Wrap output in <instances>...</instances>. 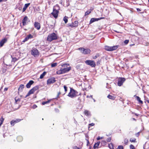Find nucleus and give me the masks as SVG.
<instances>
[{"label": "nucleus", "instance_id": "nucleus-45", "mask_svg": "<svg viewBox=\"0 0 149 149\" xmlns=\"http://www.w3.org/2000/svg\"><path fill=\"white\" fill-rule=\"evenodd\" d=\"M64 88L65 89V91L66 92L67 91V87L66 86H64Z\"/></svg>", "mask_w": 149, "mask_h": 149}, {"label": "nucleus", "instance_id": "nucleus-42", "mask_svg": "<svg viewBox=\"0 0 149 149\" xmlns=\"http://www.w3.org/2000/svg\"><path fill=\"white\" fill-rule=\"evenodd\" d=\"M117 149H123V147L122 146H119L118 147Z\"/></svg>", "mask_w": 149, "mask_h": 149}, {"label": "nucleus", "instance_id": "nucleus-62", "mask_svg": "<svg viewBox=\"0 0 149 149\" xmlns=\"http://www.w3.org/2000/svg\"><path fill=\"white\" fill-rule=\"evenodd\" d=\"M147 102L148 103H149V100H147Z\"/></svg>", "mask_w": 149, "mask_h": 149}, {"label": "nucleus", "instance_id": "nucleus-31", "mask_svg": "<svg viewBox=\"0 0 149 149\" xmlns=\"http://www.w3.org/2000/svg\"><path fill=\"white\" fill-rule=\"evenodd\" d=\"M10 124L13 126H14L15 124L16 123V121L15 120H12L10 122Z\"/></svg>", "mask_w": 149, "mask_h": 149}, {"label": "nucleus", "instance_id": "nucleus-20", "mask_svg": "<svg viewBox=\"0 0 149 149\" xmlns=\"http://www.w3.org/2000/svg\"><path fill=\"white\" fill-rule=\"evenodd\" d=\"M60 8L59 6L58 5H56L54 6L53 8V9L54 10L58 11V10L60 9Z\"/></svg>", "mask_w": 149, "mask_h": 149}, {"label": "nucleus", "instance_id": "nucleus-34", "mask_svg": "<svg viewBox=\"0 0 149 149\" xmlns=\"http://www.w3.org/2000/svg\"><path fill=\"white\" fill-rule=\"evenodd\" d=\"M91 13V11L88 10L86 12L85 14V16H86L89 15Z\"/></svg>", "mask_w": 149, "mask_h": 149}, {"label": "nucleus", "instance_id": "nucleus-52", "mask_svg": "<svg viewBox=\"0 0 149 149\" xmlns=\"http://www.w3.org/2000/svg\"><path fill=\"white\" fill-rule=\"evenodd\" d=\"M90 97L92 98V95H90V96H89L88 95H87V98Z\"/></svg>", "mask_w": 149, "mask_h": 149}, {"label": "nucleus", "instance_id": "nucleus-24", "mask_svg": "<svg viewBox=\"0 0 149 149\" xmlns=\"http://www.w3.org/2000/svg\"><path fill=\"white\" fill-rule=\"evenodd\" d=\"M11 58H12V60L11 61V62H13L14 63H15V61H17V58L16 57H14L13 58L12 57V55H11Z\"/></svg>", "mask_w": 149, "mask_h": 149}, {"label": "nucleus", "instance_id": "nucleus-16", "mask_svg": "<svg viewBox=\"0 0 149 149\" xmlns=\"http://www.w3.org/2000/svg\"><path fill=\"white\" fill-rule=\"evenodd\" d=\"M134 97L136 98V99L137 101L139 102V103L142 104H143V101L141 100V99L138 96H137L136 95H134Z\"/></svg>", "mask_w": 149, "mask_h": 149}, {"label": "nucleus", "instance_id": "nucleus-38", "mask_svg": "<svg viewBox=\"0 0 149 149\" xmlns=\"http://www.w3.org/2000/svg\"><path fill=\"white\" fill-rule=\"evenodd\" d=\"M128 139H125L124 140V142L125 144L127 145V143L128 142Z\"/></svg>", "mask_w": 149, "mask_h": 149}, {"label": "nucleus", "instance_id": "nucleus-41", "mask_svg": "<svg viewBox=\"0 0 149 149\" xmlns=\"http://www.w3.org/2000/svg\"><path fill=\"white\" fill-rule=\"evenodd\" d=\"M76 68L77 69H80V65H77L76 66Z\"/></svg>", "mask_w": 149, "mask_h": 149}, {"label": "nucleus", "instance_id": "nucleus-2", "mask_svg": "<svg viewBox=\"0 0 149 149\" xmlns=\"http://www.w3.org/2000/svg\"><path fill=\"white\" fill-rule=\"evenodd\" d=\"M80 94V93L78 94V92L74 90L72 88H70V92L69 93L68 96L71 98H73Z\"/></svg>", "mask_w": 149, "mask_h": 149}, {"label": "nucleus", "instance_id": "nucleus-15", "mask_svg": "<svg viewBox=\"0 0 149 149\" xmlns=\"http://www.w3.org/2000/svg\"><path fill=\"white\" fill-rule=\"evenodd\" d=\"M34 83L33 81L32 80H30L29 82L26 84V87L27 88H29Z\"/></svg>", "mask_w": 149, "mask_h": 149}, {"label": "nucleus", "instance_id": "nucleus-63", "mask_svg": "<svg viewBox=\"0 0 149 149\" xmlns=\"http://www.w3.org/2000/svg\"><path fill=\"white\" fill-rule=\"evenodd\" d=\"M2 1V0H0V2H1Z\"/></svg>", "mask_w": 149, "mask_h": 149}, {"label": "nucleus", "instance_id": "nucleus-19", "mask_svg": "<svg viewBox=\"0 0 149 149\" xmlns=\"http://www.w3.org/2000/svg\"><path fill=\"white\" fill-rule=\"evenodd\" d=\"M100 143V141H98L97 143H95L94 145L93 148L94 149H95L96 148H98V146L99 145Z\"/></svg>", "mask_w": 149, "mask_h": 149}, {"label": "nucleus", "instance_id": "nucleus-40", "mask_svg": "<svg viewBox=\"0 0 149 149\" xmlns=\"http://www.w3.org/2000/svg\"><path fill=\"white\" fill-rule=\"evenodd\" d=\"M130 149H135L134 147L132 144H131L130 146Z\"/></svg>", "mask_w": 149, "mask_h": 149}, {"label": "nucleus", "instance_id": "nucleus-43", "mask_svg": "<svg viewBox=\"0 0 149 149\" xmlns=\"http://www.w3.org/2000/svg\"><path fill=\"white\" fill-rule=\"evenodd\" d=\"M37 107V106L36 105V104H34L32 106V108L33 109H35Z\"/></svg>", "mask_w": 149, "mask_h": 149}, {"label": "nucleus", "instance_id": "nucleus-27", "mask_svg": "<svg viewBox=\"0 0 149 149\" xmlns=\"http://www.w3.org/2000/svg\"><path fill=\"white\" fill-rule=\"evenodd\" d=\"M4 120V118L2 116L1 117V118H0V126L2 124L3 121Z\"/></svg>", "mask_w": 149, "mask_h": 149}, {"label": "nucleus", "instance_id": "nucleus-44", "mask_svg": "<svg viewBox=\"0 0 149 149\" xmlns=\"http://www.w3.org/2000/svg\"><path fill=\"white\" fill-rule=\"evenodd\" d=\"M103 137H100V136H98L97 138V140H99L100 139H103Z\"/></svg>", "mask_w": 149, "mask_h": 149}, {"label": "nucleus", "instance_id": "nucleus-59", "mask_svg": "<svg viewBox=\"0 0 149 149\" xmlns=\"http://www.w3.org/2000/svg\"><path fill=\"white\" fill-rule=\"evenodd\" d=\"M132 119H133V120H135V121H136V119H135V118H132Z\"/></svg>", "mask_w": 149, "mask_h": 149}, {"label": "nucleus", "instance_id": "nucleus-56", "mask_svg": "<svg viewBox=\"0 0 149 149\" xmlns=\"http://www.w3.org/2000/svg\"><path fill=\"white\" fill-rule=\"evenodd\" d=\"M89 125L91 126H93L94 125V124L93 123H91Z\"/></svg>", "mask_w": 149, "mask_h": 149}, {"label": "nucleus", "instance_id": "nucleus-13", "mask_svg": "<svg viewBox=\"0 0 149 149\" xmlns=\"http://www.w3.org/2000/svg\"><path fill=\"white\" fill-rule=\"evenodd\" d=\"M35 27L37 30H39L40 28V24L38 22H35L34 23Z\"/></svg>", "mask_w": 149, "mask_h": 149}, {"label": "nucleus", "instance_id": "nucleus-17", "mask_svg": "<svg viewBox=\"0 0 149 149\" xmlns=\"http://www.w3.org/2000/svg\"><path fill=\"white\" fill-rule=\"evenodd\" d=\"M6 39L4 38L0 42V46L2 47L4 44L6 42Z\"/></svg>", "mask_w": 149, "mask_h": 149}, {"label": "nucleus", "instance_id": "nucleus-60", "mask_svg": "<svg viewBox=\"0 0 149 149\" xmlns=\"http://www.w3.org/2000/svg\"><path fill=\"white\" fill-rule=\"evenodd\" d=\"M50 26H51L52 28H53V25H50Z\"/></svg>", "mask_w": 149, "mask_h": 149}, {"label": "nucleus", "instance_id": "nucleus-47", "mask_svg": "<svg viewBox=\"0 0 149 149\" xmlns=\"http://www.w3.org/2000/svg\"><path fill=\"white\" fill-rule=\"evenodd\" d=\"M129 42V40H125L124 41V43L126 44H127Z\"/></svg>", "mask_w": 149, "mask_h": 149}, {"label": "nucleus", "instance_id": "nucleus-1", "mask_svg": "<svg viewBox=\"0 0 149 149\" xmlns=\"http://www.w3.org/2000/svg\"><path fill=\"white\" fill-rule=\"evenodd\" d=\"M69 64L68 63H65L62 65L61 66L62 67H64V68H61L60 70L56 71V73L58 74H60L66 73L70 70L71 69V67H67L68 65H69Z\"/></svg>", "mask_w": 149, "mask_h": 149}, {"label": "nucleus", "instance_id": "nucleus-21", "mask_svg": "<svg viewBox=\"0 0 149 149\" xmlns=\"http://www.w3.org/2000/svg\"><path fill=\"white\" fill-rule=\"evenodd\" d=\"M24 88V85L23 84H21L20 85L18 88V91L19 92H22V89Z\"/></svg>", "mask_w": 149, "mask_h": 149}, {"label": "nucleus", "instance_id": "nucleus-48", "mask_svg": "<svg viewBox=\"0 0 149 149\" xmlns=\"http://www.w3.org/2000/svg\"><path fill=\"white\" fill-rule=\"evenodd\" d=\"M21 120L19 119H16V120H15L16 121V123H17L18 122H19V121H21Z\"/></svg>", "mask_w": 149, "mask_h": 149}, {"label": "nucleus", "instance_id": "nucleus-35", "mask_svg": "<svg viewBox=\"0 0 149 149\" xmlns=\"http://www.w3.org/2000/svg\"><path fill=\"white\" fill-rule=\"evenodd\" d=\"M26 37H27L29 39L32 38H33V36L31 34H30L29 35L27 36Z\"/></svg>", "mask_w": 149, "mask_h": 149}, {"label": "nucleus", "instance_id": "nucleus-46", "mask_svg": "<svg viewBox=\"0 0 149 149\" xmlns=\"http://www.w3.org/2000/svg\"><path fill=\"white\" fill-rule=\"evenodd\" d=\"M111 138L110 137L108 138L107 139V141L108 142H109L111 141Z\"/></svg>", "mask_w": 149, "mask_h": 149}, {"label": "nucleus", "instance_id": "nucleus-49", "mask_svg": "<svg viewBox=\"0 0 149 149\" xmlns=\"http://www.w3.org/2000/svg\"><path fill=\"white\" fill-rule=\"evenodd\" d=\"M69 26L71 27H75L74 26V25H73V24L72 23L71 24L69 25Z\"/></svg>", "mask_w": 149, "mask_h": 149}, {"label": "nucleus", "instance_id": "nucleus-5", "mask_svg": "<svg viewBox=\"0 0 149 149\" xmlns=\"http://www.w3.org/2000/svg\"><path fill=\"white\" fill-rule=\"evenodd\" d=\"M78 50L80 51L81 52L82 54H88L90 52V50L88 49H85L83 47H79L78 49Z\"/></svg>", "mask_w": 149, "mask_h": 149}, {"label": "nucleus", "instance_id": "nucleus-29", "mask_svg": "<svg viewBox=\"0 0 149 149\" xmlns=\"http://www.w3.org/2000/svg\"><path fill=\"white\" fill-rule=\"evenodd\" d=\"M72 23L75 27H77L78 25V22L77 21H75L74 22Z\"/></svg>", "mask_w": 149, "mask_h": 149}, {"label": "nucleus", "instance_id": "nucleus-36", "mask_svg": "<svg viewBox=\"0 0 149 149\" xmlns=\"http://www.w3.org/2000/svg\"><path fill=\"white\" fill-rule=\"evenodd\" d=\"M57 65V63H54L52 64L51 66L52 67H54L56 66Z\"/></svg>", "mask_w": 149, "mask_h": 149}, {"label": "nucleus", "instance_id": "nucleus-64", "mask_svg": "<svg viewBox=\"0 0 149 149\" xmlns=\"http://www.w3.org/2000/svg\"><path fill=\"white\" fill-rule=\"evenodd\" d=\"M93 100L94 101V102H95V100L94 99H93Z\"/></svg>", "mask_w": 149, "mask_h": 149}, {"label": "nucleus", "instance_id": "nucleus-28", "mask_svg": "<svg viewBox=\"0 0 149 149\" xmlns=\"http://www.w3.org/2000/svg\"><path fill=\"white\" fill-rule=\"evenodd\" d=\"M136 139L134 138H131L130 139V141L132 142L135 143L136 142Z\"/></svg>", "mask_w": 149, "mask_h": 149}, {"label": "nucleus", "instance_id": "nucleus-22", "mask_svg": "<svg viewBox=\"0 0 149 149\" xmlns=\"http://www.w3.org/2000/svg\"><path fill=\"white\" fill-rule=\"evenodd\" d=\"M84 114L86 116H89L90 115V113L89 111L87 110H85L84 112Z\"/></svg>", "mask_w": 149, "mask_h": 149}, {"label": "nucleus", "instance_id": "nucleus-9", "mask_svg": "<svg viewBox=\"0 0 149 149\" xmlns=\"http://www.w3.org/2000/svg\"><path fill=\"white\" fill-rule=\"evenodd\" d=\"M31 53L32 55L34 56H38L39 55V53L38 50L36 48H33L31 51Z\"/></svg>", "mask_w": 149, "mask_h": 149}, {"label": "nucleus", "instance_id": "nucleus-11", "mask_svg": "<svg viewBox=\"0 0 149 149\" xmlns=\"http://www.w3.org/2000/svg\"><path fill=\"white\" fill-rule=\"evenodd\" d=\"M58 11L54 10L53 9V12L51 13V14L55 18H57L58 16Z\"/></svg>", "mask_w": 149, "mask_h": 149}, {"label": "nucleus", "instance_id": "nucleus-55", "mask_svg": "<svg viewBox=\"0 0 149 149\" xmlns=\"http://www.w3.org/2000/svg\"><path fill=\"white\" fill-rule=\"evenodd\" d=\"M136 10L138 11H141V10L139 8H137Z\"/></svg>", "mask_w": 149, "mask_h": 149}, {"label": "nucleus", "instance_id": "nucleus-53", "mask_svg": "<svg viewBox=\"0 0 149 149\" xmlns=\"http://www.w3.org/2000/svg\"><path fill=\"white\" fill-rule=\"evenodd\" d=\"M15 101L16 102H17L18 101H20V100L19 99H16V98H15Z\"/></svg>", "mask_w": 149, "mask_h": 149}, {"label": "nucleus", "instance_id": "nucleus-37", "mask_svg": "<svg viewBox=\"0 0 149 149\" xmlns=\"http://www.w3.org/2000/svg\"><path fill=\"white\" fill-rule=\"evenodd\" d=\"M50 101V100H49L47 101L44 102H42V104L43 105H44L46 104L49 103Z\"/></svg>", "mask_w": 149, "mask_h": 149}, {"label": "nucleus", "instance_id": "nucleus-32", "mask_svg": "<svg viewBox=\"0 0 149 149\" xmlns=\"http://www.w3.org/2000/svg\"><path fill=\"white\" fill-rule=\"evenodd\" d=\"M109 147L110 149H113V144L112 143H110L109 145Z\"/></svg>", "mask_w": 149, "mask_h": 149}, {"label": "nucleus", "instance_id": "nucleus-57", "mask_svg": "<svg viewBox=\"0 0 149 149\" xmlns=\"http://www.w3.org/2000/svg\"><path fill=\"white\" fill-rule=\"evenodd\" d=\"M100 61H98L97 63V65H98L99 64H100Z\"/></svg>", "mask_w": 149, "mask_h": 149}, {"label": "nucleus", "instance_id": "nucleus-25", "mask_svg": "<svg viewBox=\"0 0 149 149\" xmlns=\"http://www.w3.org/2000/svg\"><path fill=\"white\" fill-rule=\"evenodd\" d=\"M17 139L18 141L20 142L22 140L23 138L22 136H19L17 137Z\"/></svg>", "mask_w": 149, "mask_h": 149}, {"label": "nucleus", "instance_id": "nucleus-58", "mask_svg": "<svg viewBox=\"0 0 149 149\" xmlns=\"http://www.w3.org/2000/svg\"><path fill=\"white\" fill-rule=\"evenodd\" d=\"M139 132L137 133L136 134V136H139Z\"/></svg>", "mask_w": 149, "mask_h": 149}, {"label": "nucleus", "instance_id": "nucleus-26", "mask_svg": "<svg viewBox=\"0 0 149 149\" xmlns=\"http://www.w3.org/2000/svg\"><path fill=\"white\" fill-rule=\"evenodd\" d=\"M46 72H44L42 73L40 75V78L41 79H42L43 78L44 76L46 74Z\"/></svg>", "mask_w": 149, "mask_h": 149}, {"label": "nucleus", "instance_id": "nucleus-6", "mask_svg": "<svg viewBox=\"0 0 149 149\" xmlns=\"http://www.w3.org/2000/svg\"><path fill=\"white\" fill-rule=\"evenodd\" d=\"M39 88V86H36L33 87L32 89L29 91L27 95L25 97V98L29 96L31 94H33L34 92L38 89Z\"/></svg>", "mask_w": 149, "mask_h": 149}, {"label": "nucleus", "instance_id": "nucleus-51", "mask_svg": "<svg viewBox=\"0 0 149 149\" xmlns=\"http://www.w3.org/2000/svg\"><path fill=\"white\" fill-rule=\"evenodd\" d=\"M97 57V55H96L95 56H94L93 57V59H95Z\"/></svg>", "mask_w": 149, "mask_h": 149}, {"label": "nucleus", "instance_id": "nucleus-50", "mask_svg": "<svg viewBox=\"0 0 149 149\" xmlns=\"http://www.w3.org/2000/svg\"><path fill=\"white\" fill-rule=\"evenodd\" d=\"M73 149H79V148L76 146L73 147Z\"/></svg>", "mask_w": 149, "mask_h": 149}, {"label": "nucleus", "instance_id": "nucleus-30", "mask_svg": "<svg viewBox=\"0 0 149 149\" xmlns=\"http://www.w3.org/2000/svg\"><path fill=\"white\" fill-rule=\"evenodd\" d=\"M68 17L66 16H65L63 18V20L65 22V23H66L68 22Z\"/></svg>", "mask_w": 149, "mask_h": 149}, {"label": "nucleus", "instance_id": "nucleus-7", "mask_svg": "<svg viewBox=\"0 0 149 149\" xmlns=\"http://www.w3.org/2000/svg\"><path fill=\"white\" fill-rule=\"evenodd\" d=\"M85 62L87 65H90L92 67H95L96 66L95 63L94 61L87 60L85 61Z\"/></svg>", "mask_w": 149, "mask_h": 149}, {"label": "nucleus", "instance_id": "nucleus-8", "mask_svg": "<svg viewBox=\"0 0 149 149\" xmlns=\"http://www.w3.org/2000/svg\"><path fill=\"white\" fill-rule=\"evenodd\" d=\"M125 80V79L123 77H120L118 78V85L120 86H121Z\"/></svg>", "mask_w": 149, "mask_h": 149}, {"label": "nucleus", "instance_id": "nucleus-39", "mask_svg": "<svg viewBox=\"0 0 149 149\" xmlns=\"http://www.w3.org/2000/svg\"><path fill=\"white\" fill-rule=\"evenodd\" d=\"M29 39L27 38V37L26 36L24 38V39L22 41L23 42H25L27 41Z\"/></svg>", "mask_w": 149, "mask_h": 149}, {"label": "nucleus", "instance_id": "nucleus-54", "mask_svg": "<svg viewBox=\"0 0 149 149\" xmlns=\"http://www.w3.org/2000/svg\"><path fill=\"white\" fill-rule=\"evenodd\" d=\"M8 90V88H5L4 89V91H7Z\"/></svg>", "mask_w": 149, "mask_h": 149}, {"label": "nucleus", "instance_id": "nucleus-12", "mask_svg": "<svg viewBox=\"0 0 149 149\" xmlns=\"http://www.w3.org/2000/svg\"><path fill=\"white\" fill-rule=\"evenodd\" d=\"M55 79L53 78L49 79L47 81V84H51L54 83L55 82Z\"/></svg>", "mask_w": 149, "mask_h": 149}, {"label": "nucleus", "instance_id": "nucleus-18", "mask_svg": "<svg viewBox=\"0 0 149 149\" xmlns=\"http://www.w3.org/2000/svg\"><path fill=\"white\" fill-rule=\"evenodd\" d=\"M30 3H26L24 5V6L22 9V12H24L27 8L30 5Z\"/></svg>", "mask_w": 149, "mask_h": 149}, {"label": "nucleus", "instance_id": "nucleus-61", "mask_svg": "<svg viewBox=\"0 0 149 149\" xmlns=\"http://www.w3.org/2000/svg\"><path fill=\"white\" fill-rule=\"evenodd\" d=\"M19 10H21V8H19Z\"/></svg>", "mask_w": 149, "mask_h": 149}, {"label": "nucleus", "instance_id": "nucleus-3", "mask_svg": "<svg viewBox=\"0 0 149 149\" xmlns=\"http://www.w3.org/2000/svg\"><path fill=\"white\" fill-rule=\"evenodd\" d=\"M57 35L55 33H53L49 35L47 37V40L48 41L51 42L53 40L57 39Z\"/></svg>", "mask_w": 149, "mask_h": 149}, {"label": "nucleus", "instance_id": "nucleus-23", "mask_svg": "<svg viewBox=\"0 0 149 149\" xmlns=\"http://www.w3.org/2000/svg\"><path fill=\"white\" fill-rule=\"evenodd\" d=\"M107 97L109 99L114 100L116 98V97L109 95H108Z\"/></svg>", "mask_w": 149, "mask_h": 149}, {"label": "nucleus", "instance_id": "nucleus-4", "mask_svg": "<svg viewBox=\"0 0 149 149\" xmlns=\"http://www.w3.org/2000/svg\"><path fill=\"white\" fill-rule=\"evenodd\" d=\"M118 48V46L116 45L112 47L105 46L104 47L105 49L108 51H111L116 50Z\"/></svg>", "mask_w": 149, "mask_h": 149}, {"label": "nucleus", "instance_id": "nucleus-33", "mask_svg": "<svg viewBox=\"0 0 149 149\" xmlns=\"http://www.w3.org/2000/svg\"><path fill=\"white\" fill-rule=\"evenodd\" d=\"M106 142L105 141H102L101 142V144L102 146H104L106 143Z\"/></svg>", "mask_w": 149, "mask_h": 149}, {"label": "nucleus", "instance_id": "nucleus-10", "mask_svg": "<svg viewBox=\"0 0 149 149\" xmlns=\"http://www.w3.org/2000/svg\"><path fill=\"white\" fill-rule=\"evenodd\" d=\"M28 18L27 16H25L22 20V23L23 26H25L28 23Z\"/></svg>", "mask_w": 149, "mask_h": 149}, {"label": "nucleus", "instance_id": "nucleus-14", "mask_svg": "<svg viewBox=\"0 0 149 149\" xmlns=\"http://www.w3.org/2000/svg\"><path fill=\"white\" fill-rule=\"evenodd\" d=\"M102 18H92L91 19L90 22V23L91 24L95 21H98V20L102 19Z\"/></svg>", "mask_w": 149, "mask_h": 149}]
</instances>
